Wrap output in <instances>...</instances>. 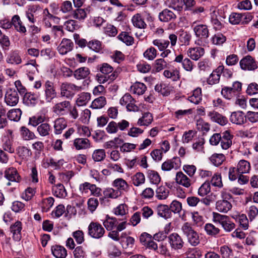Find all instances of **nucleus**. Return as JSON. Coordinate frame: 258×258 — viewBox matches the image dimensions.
Masks as SVG:
<instances>
[{"mask_svg": "<svg viewBox=\"0 0 258 258\" xmlns=\"http://www.w3.org/2000/svg\"><path fill=\"white\" fill-rule=\"evenodd\" d=\"M212 215L213 221L220 224L225 232H230L235 228V223L228 216L217 212H213Z\"/></svg>", "mask_w": 258, "mask_h": 258, "instance_id": "f257e3e1", "label": "nucleus"}, {"mask_svg": "<svg viewBox=\"0 0 258 258\" xmlns=\"http://www.w3.org/2000/svg\"><path fill=\"white\" fill-rule=\"evenodd\" d=\"M67 126V122L63 117L56 118L54 121V132L56 135L61 134L62 131Z\"/></svg>", "mask_w": 258, "mask_h": 258, "instance_id": "b1692460", "label": "nucleus"}, {"mask_svg": "<svg viewBox=\"0 0 258 258\" xmlns=\"http://www.w3.org/2000/svg\"><path fill=\"white\" fill-rule=\"evenodd\" d=\"M91 94L87 92H82L78 95L77 103L79 106L86 105L90 100Z\"/></svg>", "mask_w": 258, "mask_h": 258, "instance_id": "de8ad7c7", "label": "nucleus"}, {"mask_svg": "<svg viewBox=\"0 0 258 258\" xmlns=\"http://www.w3.org/2000/svg\"><path fill=\"white\" fill-rule=\"evenodd\" d=\"M152 121V115L149 112H145L143 114L142 117L139 119L137 124L140 126H148L151 123Z\"/></svg>", "mask_w": 258, "mask_h": 258, "instance_id": "473e14b6", "label": "nucleus"}, {"mask_svg": "<svg viewBox=\"0 0 258 258\" xmlns=\"http://www.w3.org/2000/svg\"><path fill=\"white\" fill-rule=\"evenodd\" d=\"M230 121L237 125H242L246 122V116L241 111L233 112L230 116Z\"/></svg>", "mask_w": 258, "mask_h": 258, "instance_id": "4468645a", "label": "nucleus"}, {"mask_svg": "<svg viewBox=\"0 0 258 258\" xmlns=\"http://www.w3.org/2000/svg\"><path fill=\"white\" fill-rule=\"evenodd\" d=\"M197 128L204 133H207L210 130V125L209 123L205 122L202 119L197 120Z\"/></svg>", "mask_w": 258, "mask_h": 258, "instance_id": "774afa93", "label": "nucleus"}, {"mask_svg": "<svg viewBox=\"0 0 258 258\" xmlns=\"http://www.w3.org/2000/svg\"><path fill=\"white\" fill-rule=\"evenodd\" d=\"M233 138L234 136L229 131L222 133L220 146L223 150H226L231 147Z\"/></svg>", "mask_w": 258, "mask_h": 258, "instance_id": "9b49d317", "label": "nucleus"}, {"mask_svg": "<svg viewBox=\"0 0 258 258\" xmlns=\"http://www.w3.org/2000/svg\"><path fill=\"white\" fill-rule=\"evenodd\" d=\"M237 173H248L250 170L251 166L249 162L245 160H240L236 167Z\"/></svg>", "mask_w": 258, "mask_h": 258, "instance_id": "393cba45", "label": "nucleus"}, {"mask_svg": "<svg viewBox=\"0 0 258 258\" xmlns=\"http://www.w3.org/2000/svg\"><path fill=\"white\" fill-rule=\"evenodd\" d=\"M188 100L192 103L198 104L202 100V89L200 88L195 89Z\"/></svg>", "mask_w": 258, "mask_h": 258, "instance_id": "cd10ccee", "label": "nucleus"}, {"mask_svg": "<svg viewBox=\"0 0 258 258\" xmlns=\"http://www.w3.org/2000/svg\"><path fill=\"white\" fill-rule=\"evenodd\" d=\"M103 193L105 197L111 199H116L121 195L119 190L111 187L106 188Z\"/></svg>", "mask_w": 258, "mask_h": 258, "instance_id": "a18cd8bd", "label": "nucleus"}, {"mask_svg": "<svg viewBox=\"0 0 258 258\" xmlns=\"http://www.w3.org/2000/svg\"><path fill=\"white\" fill-rule=\"evenodd\" d=\"M12 26L19 33L25 34L26 32V28L18 15H15L12 18Z\"/></svg>", "mask_w": 258, "mask_h": 258, "instance_id": "5701e85b", "label": "nucleus"}, {"mask_svg": "<svg viewBox=\"0 0 258 258\" xmlns=\"http://www.w3.org/2000/svg\"><path fill=\"white\" fill-rule=\"evenodd\" d=\"M73 256L74 258H86L85 248L82 246L76 247L73 251Z\"/></svg>", "mask_w": 258, "mask_h": 258, "instance_id": "69168bd1", "label": "nucleus"}, {"mask_svg": "<svg viewBox=\"0 0 258 258\" xmlns=\"http://www.w3.org/2000/svg\"><path fill=\"white\" fill-rule=\"evenodd\" d=\"M106 157L105 150L97 149L93 152L92 158L95 162H100L103 160Z\"/></svg>", "mask_w": 258, "mask_h": 258, "instance_id": "3c124183", "label": "nucleus"}, {"mask_svg": "<svg viewBox=\"0 0 258 258\" xmlns=\"http://www.w3.org/2000/svg\"><path fill=\"white\" fill-rule=\"evenodd\" d=\"M175 181L177 184L186 188L189 187L191 184V180L181 171L176 173Z\"/></svg>", "mask_w": 258, "mask_h": 258, "instance_id": "412c9836", "label": "nucleus"}, {"mask_svg": "<svg viewBox=\"0 0 258 258\" xmlns=\"http://www.w3.org/2000/svg\"><path fill=\"white\" fill-rule=\"evenodd\" d=\"M220 77L221 76L219 73L218 72V69L217 68L213 71L207 79V83L211 85L217 84L220 81Z\"/></svg>", "mask_w": 258, "mask_h": 258, "instance_id": "ea45409f", "label": "nucleus"}, {"mask_svg": "<svg viewBox=\"0 0 258 258\" xmlns=\"http://www.w3.org/2000/svg\"><path fill=\"white\" fill-rule=\"evenodd\" d=\"M53 191L54 195L58 198H64L67 196V193L64 186L60 183L57 184L53 187Z\"/></svg>", "mask_w": 258, "mask_h": 258, "instance_id": "72a5a7b5", "label": "nucleus"}, {"mask_svg": "<svg viewBox=\"0 0 258 258\" xmlns=\"http://www.w3.org/2000/svg\"><path fill=\"white\" fill-rule=\"evenodd\" d=\"M123 234L122 233L121 235V241L122 247L125 248H132L135 243V239L130 236L123 237Z\"/></svg>", "mask_w": 258, "mask_h": 258, "instance_id": "09e8293b", "label": "nucleus"}, {"mask_svg": "<svg viewBox=\"0 0 258 258\" xmlns=\"http://www.w3.org/2000/svg\"><path fill=\"white\" fill-rule=\"evenodd\" d=\"M221 94L227 99L230 100L237 95L230 87H224L221 90Z\"/></svg>", "mask_w": 258, "mask_h": 258, "instance_id": "e2e57ef3", "label": "nucleus"}, {"mask_svg": "<svg viewBox=\"0 0 258 258\" xmlns=\"http://www.w3.org/2000/svg\"><path fill=\"white\" fill-rule=\"evenodd\" d=\"M155 90L163 96H168L171 90L170 87L164 83L157 84L155 87Z\"/></svg>", "mask_w": 258, "mask_h": 258, "instance_id": "a19ab883", "label": "nucleus"}, {"mask_svg": "<svg viewBox=\"0 0 258 258\" xmlns=\"http://www.w3.org/2000/svg\"><path fill=\"white\" fill-rule=\"evenodd\" d=\"M221 198V199L218 200L216 203V209L220 213H227L232 207V205L230 201L232 196L230 194L222 191Z\"/></svg>", "mask_w": 258, "mask_h": 258, "instance_id": "f03ea898", "label": "nucleus"}, {"mask_svg": "<svg viewBox=\"0 0 258 258\" xmlns=\"http://www.w3.org/2000/svg\"><path fill=\"white\" fill-rule=\"evenodd\" d=\"M19 96L17 91L14 90H8L5 95V101L9 106H15L19 102Z\"/></svg>", "mask_w": 258, "mask_h": 258, "instance_id": "ddd939ff", "label": "nucleus"}, {"mask_svg": "<svg viewBox=\"0 0 258 258\" xmlns=\"http://www.w3.org/2000/svg\"><path fill=\"white\" fill-rule=\"evenodd\" d=\"M237 219L240 228L243 230H247L249 227L248 220L245 214H241L238 216Z\"/></svg>", "mask_w": 258, "mask_h": 258, "instance_id": "052dcab7", "label": "nucleus"}, {"mask_svg": "<svg viewBox=\"0 0 258 258\" xmlns=\"http://www.w3.org/2000/svg\"><path fill=\"white\" fill-rule=\"evenodd\" d=\"M169 195V189L164 186H160L156 190V197L159 200H166Z\"/></svg>", "mask_w": 258, "mask_h": 258, "instance_id": "c85d7f7f", "label": "nucleus"}, {"mask_svg": "<svg viewBox=\"0 0 258 258\" xmlns=\"http://www.w3.org/2000/svg\"><path fill=\"white\" fill-rule=\"evenodd\" d=\"M133 184L136 186H139L145 182V176L142 172H137L132 177Z\"/></svg>", "mask_w": 258, "mask_h": 258, "instance_id": "58836bf2", "label": "nucleus"}, {"mask_svg": "<svg viewBox=\"0 0 258 258\" xmlns=\"http://www.w3.org/2000/svg\"><path fill=\"white\" fill-rule=\"evenodd\" d=\"M240 66L241 69L243 70L252 71L255 70L257 68V64L253 58L249 55H247L243 58L240 61Z\"/></svg>", "mask_w": 258, "mask_h": 258, "instance_id": "9d476101", "label": "nucleus"}, {"mask_svg": "<svg viewBox=\"0 0 258 258\" xmlns=\"http://www.w3.org/2000/svg\"><path fill=\"white\" fill-rule=\"evenodd\" d=\"M208 116L212 121L216 122L221 125H224L228 122V120L225 116L215 111L209 112Z\"/></svg>", "mask_w": 258, "mask_h": 258, "instance_id": "f3484780", "label": "nucleus"}, {"mask_svg": "<svg viewBox=\"0 0 258 258\" xmlns=\"http://www.w3.org/2000/svg\"><path fill=\"white\" fill-rule=\"evenodd\" d=\"M44 97L46 103H50L57 96V93L54 83L49 80L43 85Z\"/></svg>", "mask_w": 258, "mask_h": 258, "instance_id": "7ed1b4c3", "label": "nucleus"}, {"mask_svg": "<svg viewBox=\"0 0 258 258\" xmlns=\"http://www.w3.org/2000/svg\"><path fill=\"white\" fill-rule=\"evenodd\" d=\"M54 201V200L52 197L43 199L40 204L43 212H47L53 206Z\"/></svg>", "mask_w": 258, "mask_h": 258, "instance_id": "864d4df0", "label": "nucleus"}, {"mask_svg": "<svg viewBox=\"0 0 258 258\" xmlns=\"http://www.w3.org/2000/svg\"><path fill=\"white\" fill-rule=\"evenodd\" d=\"M71 103L69 101H63L55 103L52 107L53 112L59 115H64L67 114L68 111L70 108Z\"/></svg>", "mask_w": 258, "mask_h": 258, "instance_id": "0eeeda50", "label": "nucleus"}, {"mask_svg": "<svg viewBox=\"0 0 258 258\" xmlns=\"http://www.w3.org/2000/svg\"><path fill=\"white\" fill-rule=\"evenodd\" d=\"M117 37L120 40L125 43L127 45H131L134 43V38L129 35L126 32H121Z\"/></svg>", "mask_w": 258, "mask_h": 258, "instance_id": "bf43d9fd", "label": "nucleus"}, {"mask_svg": "<svg viewBox=\"0 0 258 258\" xmlns=\"http://www.w3.org/2000/svg\"><path fill=\"white\" fill-rule=\"evenodd\" d=\"M180 165V159L175 157L164 162L161 165V169L165 171H169L172 169L176 170L179 168Z\"/></svg>", "mask_w": 258, "mask_h": 258, "instance_id": "6e6552de", "label": "nucleus"}, {"mask_svg": "<svg viewBox=\"0 0 258 258\" xmlns=\"http://www.w3.org/2000/svg\"><path fill=\"white\" fill-rule=\"evenodd\" d=\"M90 74L89 69L87 67H82L76 70L74 73L75 78L80 80L86 78Z\"/></svg>", "mask_w": 258, "mask_h": 258, "instance_id": "e433bc0d", "label": "nucleus"}, {"mask_svg": "<svg viewBox=\"0 0 258 258\" xmlns=\"http://www.w3.org/2000/svg\"><path fill=\"white\" fill-rule=\"evenodd\" d=\"M20 132L21 137L25 140H32L35 138L34 134L25 126L21 127Z\"/></svg>", "mask_w": 258, "mask_h": 258, "instance_id": "4d7b16f0", "label": "nucleus"}, {"mask_svg": "<svg viewBox=\"0 0 258 258\" xmlns=\"http://www.w3.org/2000/svg\"><path fill=\"white\" fill-rule=\"evenodd\" d=\"M120 69H117L110 75L108 76H105L103 74H97L96 79L100 84H104L108 81L113 82L118 77Z\"/></svg>", "mask_w": 258, "mask_h": 258, "instance_id": "aec40b11", "label": "nucleus"}, {"mask_svg": "<svg viewBox=\"0 0 258 258\" xmlns=\"http://www.w3.org/2000/svg\"><path fill=\"white\" fill-rule=\"evenodd\" d=\"M168 242L169 244L171 251H178L181 250L184 244L182 237L177 233H173L167 237Z\"/></svg>", "mask_w": 258, "mask_h": 258, "instance_id": "39448f33", "label": "nucleus"}, {"mask_svg": "<svg viewBox=\"0 0 258 258\" xmlns=\"http://www.w3.org/2000/svg\"><path fill=\"white\" fill-rule=\"evenodd\" d=\"M205 143V140L203 138H198L195 140L192 145V148L196 152H204Z\"/></svg>", "mask_w": 258, "mask_h": 258, "instance_id": "4c0bfd02", "label": "nucleus"}, {"mask_svg": "<svg viewBox=\"0 0 258 258\" xmlns=\"http://www.w3.org/2000/svg\"><path fill=\"white\" fill-rule=\"evenodd\" d=\"M88 234L93 238L99 239L105 233L104 227L98 222H91L88 226Z\"/></svg>", "mask_w": 258, "mask_h": 258, "instance_id": "20e7f679", "label": "nucleus"}, {"mask_svg": "<svg viewBox=\"0 0 258 258\" xmlns=\"http://www.w3.org/2000/svg\"><path fill=\"white\" fill-rule=\"evenodd\" d=\"M118 221L115 218L110 217L108 215L103 222L104 226L107 230L111 231L117 225Z\"/></svg>", "mask_w": 258, "mask_h": 258, "instance_id": "2f4dec72", "label": "nucleus"}, {"mask_svg": "<svg viewBox=\"0 0 258 258\" xmlns=\"http://www.w3.org/2000/svg\"><path fill=\"white\" fill-rule=\"evenodd\" d=\"M193 30L196 37L201 40H205L209 36V30L206 25H197L193 28Z\"/></svg>", "mask_w": 258, "mask_h": 258, "instance_id": "1a4fd4ad", "label": "nucleus"}, {"mask_svg": "<svg viewBox=\"0 0 258 258\" xmlns=\"http://www.w3.org/2000/svg\"><path fill=\"white\" fill-rule=\"evenodd\" d=\"M71 16L74 19L81 20H84L86 17L87 13L84 9H77L72 13Z\"/></svg>", "mask_w": 258, "mask_h": 258, "instance_id": "338daca9", "label": "nucleus"}, {"mask_svg": "<svg viewBox=\"0 0 258 258\" xmlns=\"http://www.w3.org/2000/svg\"><path fill=\"white\" fill-rule=\"evenodd\" d=\"M73 144L78 150L85 149L90 146V141L86 138H77L74 140Z\"/></svg>", "mask_w": 258, "mask_h": 258, "instance_id": "bb28decb", "label": "nucleus"}, {"mask_svg": "<svg viewBox=\"0 0 258 258\" xmlns=\"http://www.w3.org/2000/svg\"><path fill=\"white\" fill-rule=\"evenodd\" d=\"M112 185L117 190H119L121 194L122 192L128 191L130 188L127 182L122 178L114 179L112 183Z\"/></svg>", "mask_w": 258, "mask_h": 258, "instance_id": "a211bd4d", "label": "nucleus"}, {"mask_svg": "<svg viewBox=\"0 0 258 258\" xmlns=\"http://www.w3.org/2000/svg\"><path fill=\"white\" fill-rule=\"evenodd\" d=\"M40 55L45 59H51L54 56L55 51L51 47H46L41 50Z\"/></svg>", "mask_w": 258, "mask_h": 258, "instance_id": "680f3d73", "label": "nucleus"}, {"mask_svg": "<svg viewBox=\"0 0 258 258\" xmlns=\"http://www.w3.org/2000/svg\"><path fill=\"white\" fill-rule=\"evenodd\" d=\"M205 230L207 234L210 236H215L220 233V230L213 224L207 223L205 225Z\"/></svg>", "mask_w": 258, "mask_h": 258, "instance_id": "c03bdc74", "label": "nucleus"}, {"mask_svg": "<svg viewBox=\"0 0 258 258\" xmlns=\"http://www.w3.org/2000/svg\"><path fill=\"white\" fill-rule=\"evenodd\" d=\"M38 100V96L31 92L25 93L24 96V101L28 105H35Z\"/></svg>", "mask_w": 258, "mask_h": 258, "instance_id": "c9c22d12", "label": "nucleus"}, {"mask_svg": "<svg viewBox=\"0 0 258 258\" xmlns=\"http://www.w3.org/2000/svg\"><path fill=\"white\" fill-rule=\"evenodd\" d=\"M205 54V49L201 47H195L189 48L187 51V54L191 59L198 60Z\"/></svg>", "mask_w": 258, "mask_h": 258, "instance_id": "dca6fc26", "label": "nucleus"}, {"mask_svg": "<svg viewBox=\"0 0 258 258\" xmlns=\"http://www.w3.org/2000/svg\"><path fill=\"white\" fill-rule=\"evenodd\" d=\"M211 191L210 183L205 181L198 189V195L201 197L207 195Z\"/></svg>", "mask_w": 258, "mask_h": 258, "instance_id": "0e129e2a", "label": "nucleus"}, {"mask_svg": "<svg viewBox=\"0 0 258 258\" xmlns=\"http://www.w3.org/2000/svg\"><path fill=\"white\" fill-rule=\"evenodd\" d=\"M133 25L140 29H144L146 27V24L140 14H136L132 19Z\"/></svg>", "mask_w": 258, "mask_h": 258, "instance_id": "c756f323", "label": "nucleus"}, {"mask_svg": "<svg viewBox=\"0 0 258 258\" xmlns=\"http://www.w3.org/2000/svg\"><path fill=\"white\" fill-rule=\"evenodd\" d=\"M147 177L150 182L154 184H158L161 180L160 176L158 172L152 170H149L147 171Z\"/></svg>", "mask_w": 258, "mask_h": 258, "instance_id": "79ce46f5", "label": "nucleus"}, {"mask_svg": "<svg viewBox=\"0 0 258 258\" xmlns=\"http://www.w3.org/2000/svg\"><path fill=\"white\" fill-rule=\"evenodd\" d=\"M5 177L9 181L19 182L21 180V177L19 175L17 169L14 167H10L7 169L5 171ZM8 186L11 185L10 182L7 184Z\"/></svg>", "mask_w": 258, "mask_h": 258, "instance_id": "f8f14e48", "label": "nucleus"}, {"mask_svg": "<svg viewBox=\"0 0 258 258\" xmlns=\"http://www.w3.org/2000/svg\"><path fill=\"white\" fill-rule=\"evenodd\" d=\"M22 115V111L20 109H13L10 110L8 113V118L15 121H18L20 119Z\"/></svg>", "mask_w": 258, "mask_h": 258, "instance_id": "5fc2aeb1", "label": "nucleus"}, {"mask_svg": "<svg viewBox=\"0 0 258 258\" xmlns=\"http://www.w3.org/2000/svg\"><path fill=\"white\" fill-rule=\"evenodd\" d=\"M7 62L12 64H20L22 62L20 56L17 51H12L8 58H7Z\"/></svg>", "mask_w": 258, "mask_h": 258, "instance_id": "37998d69", "label": "nucleus"}, {"mask_svg": "<svg viewBox=\"0 0 258 258\" xmlns=\"http://www.w3.org/2000/svg\"><path fill=\"white\" fill-rule=\"evenodd\" d=\"M163 75L166 78L171 79L173 81L179 79V73L176 70H165Z\"/></svg>", "mask_w": 258, "mask_h": 258, "instance_id": "13d9d810", "label": "nucleus"}, {"mask_svg": "<svg viewBox=\"0 0 258 258\" xmlns=\"http://www.w3.org/2000/svg\"><path fill=\"white\" fill-rule=\"evenodd\" d=\"M37 130L40 136L45 137L49 135L51 126L47 123H42L37 127Z\"/></svg>", "mask_w": 258, "mask_h": 258, "instance_id": "49530a36", "label": "nucleus"}, {"mask_svg": "<svg viewBox=\"0 0 258 258\" xmlns=\"http://www.w3.org/2000/svg\"><path fill=\"white\" fill-rule=\"evenodd\" d=\"M146 90V85L142 83L136 82L131 87V91L134 94L140 95L143 94Z\"/></svg>", "mask_w": 258, "mask_h": 258, "instance_id": "7c9ffc66", "label": "nucleus"}, {"mask_svg": "<svg viewBox=\"0 0 258 258\" xmlns=\"http://www.w3.org/2000/svg\"><path fill=\"white\" fill-rule=\"evenodd\" d=\"M225 160V157L223 154H214L210 157V161L216 166L221 165Z\"/></svg>", "mask_w": 258, "mask_h": 258, "instance_id": "8fccbe9b", "label": "nucleus"}, {"mask_svg": "<svg viewBox=\"0 0 258 258\" xmlns=\"http://www.w3.org/2000/svg\"><path fill=\"white\" fill-rule=\"evenodd\" d=\"M153 44L158 48L159 51H162L168 48L169 45V41L168 40L157 39L153 40Z\"/></svg>", "mask_w": 258, "mask_h": 258, "instance_id": "603ef678", "label": "nucleus"}, {"mask_svg": "<svg viewBox=\"0 0 258 258\" xmlns=\"http://www.w3.org/2000/svg\"><path fill=\"white\" fill-rule=\"evenodd\" d=\"M159 19L163 22H168L174 21L176 19V15L172 11L165 9L159 13Z\"/></svg>", "mask_w": 258, "mask_h": 258, "instance_id": "6ab92c4d", "label": "nucleus"}, {"mask_svg": "<svg viewBox=\"0 0 258 258\" xmlns=\"http://www.w3.org/2000/svg\"><path fill=\"white\" fill-rule=\"evenodd\" d=\"M106 98L104 96H100L93 101L90 107L93 109H101L106 104Z\"/></svg>", "mask_w": 258, "mask_h": 258, "instance_id": "f704fd0d", "label": "nucleus"}, {"mask_svg": "<svg viewBox=\"0 0 258 258\" xmlns=\"http://www.w3.org/2000/svg\"><path fill=\"white\" fill-rule=\"evenodd\" d=\"M97 69L103 75H108L114 72L113 68L107 63H103L98 65Z\"/></svg>", "mask_w": 258, "mask_h": 258, "instance_id": "6e6d98bb", "label": "nucleus"}, {"mask_svg": "<svg viewBox=\"0 0 258 258\" xmlns=\"http://www.w3.org/2000/svg\"><path fill=\"white\" fill-rule=\"evenodd\" d=\"M74 47V43L70 39H63L57 47L58 52L61 55H64L71 51Z\"/></svg>", "mask_w": 258, "mask_h": 258, "instance_id": "2eb2a0df", "label": "nucleus"}, {"mask_svg": "<svg viewBox=\"0 0 258 258\" xmlns=\"http://www.w3.org/2000/svg\"><path fill=\"white\" fill-rule=\"evenodd\" d=\"M51 252L56 258H66L67 255L66 249L60 245H55L51 247Z\"/></svg>", "mask_w": 258, "mask_h": 258, "instance_id": "a878e982", "label": "nucleus"}, {"mask_svg": "<svg viewBox=\"0 0 258 258\" xmlns=\"http://www.w3.org/2000/svg\"><path fill=\"white\" fill-rule=\"evenodd\" d=\"M81 90V86L67 82L61 83L60 86L61 96L68 98L72 97L76 92H79Z\"/></svg>", "mask_w": 258, "mask_h": 258, "instance_id": "423d86ee", "label": "nucleus"}, {"mask_svg": "<svg viewBox=\"0 0 258 258\" xmlns=\"http://www.w3.org/2000/svg\"><path fill=\"white\" fill-rule=\"evenodd\" d=\"M22 226V223L17 221L10 227V230L11 233H13V239L16 241H19L21 238Z\"/></svg>", "mask_w": 258, "mask_h": 258, "instance_id": "4be33fe9", "label": "nucleus"}]
</instances>
